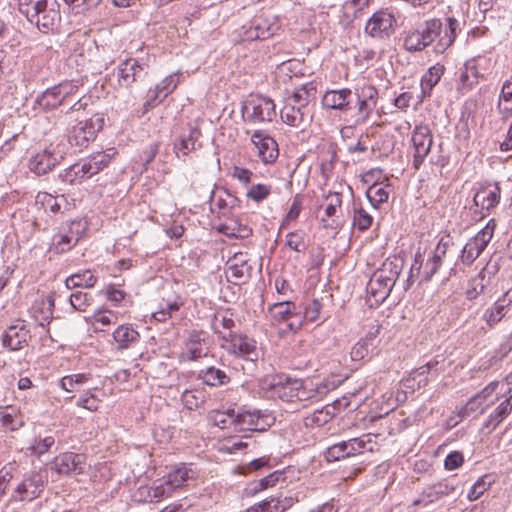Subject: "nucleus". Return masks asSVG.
<instances>
[{
    "mask_svg": "<svg viewBox=\"0 0 512 512\" xmlns=\"http://www.w3.org/2000/svg\"><path fill=\"white\" fill-rule=\"evenodd\" d=\"M325 108L347 112L353 109V92L349 88L328 90L322 97Z\"/></svg>",
    "mask_w": 512,
    "mask_h": 512,
    "instance_id": "nucleus-18",
    "label": "nucleus"
},
{
    "mask_svg": "<svg viewBox=\"0 0 512 512\" xmlns=\"http://www.w3.org/2000/svg\"><path fill=\"white\" fill-rule=\"evenodd\" d=\"M180 307V304L176 301H167L164 304H161L160 308L152 313L153 318L158 322L165 321L171 314L177 311Z\"/></svg>",
    "mask_w": 512,
    "mask_h": 512,
    "instance_id": "nucleus-52",
    "label": "nucleus"
},
{
    "mask_svg": "<svg viewBox=\"0 0 512 512\" xmlns=\"http://www.w3.org/2000/svg\"><path fill=\"white\" fill-rule=\"evenodd\" d=\"M302 385L301 379H292L285 375H276L271 377L269 388L274 396L279 397L283 401H295L296 392Z\"/></svg>",
    "mask_w": 512,
    "mask_h": 512,
    "instance_id": "nucleus-17",
    "label": "nucleus"
},
{
    "mask_svg": "<svg viewBox=\"0 0 512 512\" xmlns=\"http://www.w3.org/2000/svg\"><path fill=\"white\" fill-rule=\"evenodd\" d=\"M117 316L112 311L97 312L93 316L92 325L95 331H104V327L115 324Z\"/></svg>",
    "mask_w": 512,
    "mask_h": 512,
    "instance_id": "nucleus-49",
    "label": "nucleus"
},
{
    "mask_svg": "<svg viewBox=\"0 0 512 512\" xmlns=\"http://www.w3.org/2000/svg\"><path fill=\"white\" fill-rule=\"evenodd\" d=\"M84 468V456L72 452L56 456L51 463V469L59 475H78L83 472Z\"/></svg>",
    "mask_w": 512,
    "mask_h": 512,
    "instance_id": "nucleus-12",
    "label": "nucleus"
},
{
    "mask_svg": "<svg viewBox=\"0 0 512 512\" xmlns=\"http://www.w3.org/2000/svg\"><path fill=\"white\" fill-rule=\"evenodd\" d=\"M187 480V471L177 469L168 475L167 485L171 489L178 488Z\"/></svg>",
    "mask_w": 512,
    "mask_h": 512,
    "instance_id": "nucleus-63",
    "label": "nucleus"
},
{
    "mask_svg": "<svg viewBox=\"0 0 512 512\" xmlns=\"http://www.w3.org/2000/svg\"><path fill=\"white\" fill-rule=\"evenodd\" d=\"M371 338L365 337L358 341L351 350V358L354 361H360L368 356L369 352L373 350L374 344L369 343Z\"/></svg>",
    "mask_w": 512,
    "mask_h": 512,
    "instance_id": "nucleus-48",
    "label": "nucleus"
},
{
    "mask_svg": "<svg viewBox=\"0 0 512 512\" xmlns=\"http://www.w3.org/2000/svg\"><path fill=\"white\" fill-rule=\"evenodd\" d=\"M501 189L498 184L494 186L481 187L473 197V203L481 211H490L496 207L500 201Z\"/></svg>",
    "mask_w": 512,
    "mask_h": 512,
    "instance_id": "nucleus-22",
    "label": "nucleus"
},
{
    "mask_svg": "<svg viewBox=\"0 0 512 512\" xmlns=\"http://www.w3.org/2000/svg\"><path fill=\"white\" fill-rule=\"evenodd\" d=\"M103 119H96L93 121L92 119L86 121H80L72 129L68 134V141L72 146H76L79 148L87 147L90 141L94 140L97 131L101 128V123Z\"/></svg>",
    "mask_w": 512,
    "mask_h": 512,
    "instance_id": "nucleus-11",
    "label": "nucleus"
},
{
    "mask_svg": "<svg viewBox=\"0 0 512 512\" xmlns=\"http://www.w3.org/2000/svg\"><path fill=\"white\" fill-rule=\"evenodd\" d=\"M48 483V473L41 469L23 475L10 493V502H31L41 496Z\"/></svg>",
    "mask_w": 512,
    "mask_h": 512,
    "instance_id": "nucleus-3",
    "label": "nucleus"
},
{
    "mask_svg": "<svg viewBox=\"0 0 512 512\" xmlns=\"http://www.w3.org/2000/svg\"><path fill=\"white\" fill-rule=\"evenodd\" d=\"M404 47L407 51L410 52L422 51L426 48V45L423 41V36L420 35L419 30L410 32L405 37Z\"/></svg>",
    "mask_w": 512,
    "mask_h": 512,
    "instance_id": "nucleus-51",
    "label": "nucleus"
},
{
    "mask_svg": "<svg viewBox=\"0 0 512 512\" xmlns=\"http://www.w3.org/2000/svg\"><path fill=\"white\" fill-rule=\"evenodd\" d=\"M322 309V304L319 300L313 299L306 307L304 316L310 322H315L320 318V311Z\"/></svg>",
    "mask_w": 512,
    "mask_h": 512,
    "instance_id": "nucleus-62",
    "label": "nucleus"
},
{
    "mask_svg": "<svg viewBox=\"0 0 512 512\" xmlns=\"http://www.w3.org/2000/svg\"><path fill=\"white\" fill-rule=\"evenodd\" d=\"M29 337V330L24 321L18 320L5 330L2 343L9 350L16 351L27 345Z\"/></svg>",
    "mask_w": 512,
    "mask_h": 512,
    "instance_id": "nucleus-19",
    "label": "nucleus"
},
{
    "mask_svg": "<svg viewBox=\"0 0 512 512\" xmlns=\"http://www.w3.org/2000/svg\"><path fill=\"white\" fill-rule=\"evenodd\" d=\"M271 193V186L266 184L253 185L247 192V197L256 202L266 199Z\"/></svg>",
    "mask_w": 512,
    "mask_h": 512,
    "instance_id": "nucleus-55",
    "label": "nucleus"
},
{
    "mask_svg": "<svg viewBox=\"0 0 512 512\" xmlns=\"http://www.w3.org/2000/svg\"><path fill=\"white\" fill-rule=\"evenodd\" d=\"M349 402L344 397L336 399L331 404H327L319 410H315L312 414L304 418L306 427H320L328 423L337 413L346 409Z\"/></svg>",
    "mask_w": 512,
    "mask_h": 512,
    "instance_id": "nucleus-14",
    "label": "nucleus"
},
{
    "mask_svg": "<svg viewBox=\"0 0 512 512\" xmlns=\"http://www.w3.org/2000/svg\"><path fill=\"white\" fill-rule=\"evenodd\" d=\"M55 444V438L53 436H46L44 438L35 439V441L28 447L31 454L41 456L49 451V449Z\"/></svg>",
    "mask_w": 512,
    "mask_h": 512,
    "instance_id": "nucleus-50",
    "label": "nucleus"
},
{
    "mask_svg": "<svg viewBox=\"0 0 512 512\" xmlns=\"http://www.w3.org/2000/svg\"><path fill=\"white\" fill-rule=\"evenodd\" d=\"M37 103L45 110H52L61 106L62 103L60 98H58L55 85L42 92L41 95L37 97Z\"/></svg>",
    "mask_w": 512,
    "mask_h": 512,
    "instance_id": "nucleus-41",
    "label": "nucleus"
},
{
    "mask_svg": "<svg viewBox=\"0 0 512 512\" xmlns=\"http://www.w3.org/2000/svg\"><path fill=\"white\" fill-rule=\"evenodd\" d=\"M84 168V161L82 163L73 164L69 168L65 169L59 177L63 182L69 184L81 182L82 180L91 177L90 174L86 173V169Z\"/></svg>",
    "mask_w": 512,
    "mask_h": 512,
    "instance_id": "nucleus-35",
    "label": "nucleus"
},
{
    "mask_svg": "<svg viewBox=\"0 0 512 512\" xmlns=\"http://www.w3.org/2000/svg\"><path fill=\"white\" fill-rule=\"evenodd\" d=\"M192 139V130L188 132L186 136L180 137L178 140H176L174 144V151L176 156L179 159H183L184 161L189 157L190 154V148H189V141Z\"/></svg>",
    "mask_w": 512,
    "mask_h": 512,
    "instance_id": "nucleus-53",
    "label": "nucleus"
},
{
    "mask_svg": "<svg viewBox=\"0 0 512 512\" xmlns=\"http://www.w3.org/2000/svg\"><path fill=\"white\" fill-rule=\"evenodd\" d=\"M197 372V380L202 384L211 387L224 385L230 382V377L221 369L215 368L213 365L194 366V373Z\"/></svg>",
    "mask_w": 512,
    "mask_h": 512,
    "instance_id": "nucleus-21",
    "label": "nucleus"
},
{
    "mask_svg": "<svg viewBox=\"0 0 512 512\" xmlns=\"http://www.w3.org/2000/svg\"><path fill=\"white\" fill-rule=\"evenodd\" d=\"M206 334L203 331L196 332L194 330V366L199 363L200 358L213 359V355H210L209 348L206 343Z\"/></svg>",
    "mask_w": 512,
    "mask_h": 512,
    "instance_id": "nucleus-38",
    "label": "nucleus"
},
{
    "mask_svg": "<svg viewBox=\"0 0 512 512\" xmlns=\"http://www.w3.org/2000/svg\"><path fill=\"white\" fill-rule=\"evenodd\" d=\"M373 222V217L361 206L354 207L353 225L359 231L367 230Z\"/></svg>",
    "mask_w": 512,
    "mask_h": 512,
    "instance_id": "nucleus-47",
    "label": "nucleus"
},
{
    "mask_svg": "<svg viewBox=\"0 0 512 512\" xmlns=\"http://www.w3.org/2000/svg\"><path fill=\"white\" fill-rule=\"evenodd\" d=\"M69 300L75 310L84 312L90 306L91 297L85 292L77 291L71 294Z\"/></svg>",
    "mask_w": 512,
    "mask_h": 512,
    "instance_id": "nucleus-54",
    "label": "nucleus"
},
{
    "mask_svg": "<svg viewBox=\"0 0 512 512\" xmlns=\"http://www.w3.org/2000/svg\"><path fill=\"white\" fill-rule=\"evenodd\" d=\"M219 231L228 237L235 238H247L252 234V229L250 227L239 224L236 221H231L230 223L221 225Z\"/></svg>",
    "mask_w": 512,
    "mask_h": 512,
    "instance_id": "nucleus-43",
    "label": "nucleus"
},
{
    "mask_svg": "<svg viewBox=\"0 0 512 512\" xmlns=\"http://www.w3.org/2000/svg\"><path fill=\"white\" fill-rule=\"evenodd\" d=\"M305 112L299 111V108H293L290 104H285L281 109V119L284 123L298 127L304 122Z\"/></svg>",
    "mask_w": 512,
    "mask_h": 512,
    "instance_id": "nucleus-44",
    "label": "nucleus"
},
{
    "mask_svg": "<svg viewBox=\"0 0 512 512\" xmlns=\"http://www.w3.org/2000/svg\"><path fill=\"white\" fill-rule=\"evenodd\" d=\"M179 83V76L172 74L165 77L153 90H149L147 99L143 104L142 114H146L152 107L161 103L170 93L174 91Z\"/></svg>",
    "mask_w": 512,
    "mask_h": 512,
    "instance_id": "nucleus-15",
    "label": "nucleus"
},
{
    "mask_svg": "<svg viewBox=\"0 0 512 512\" xmlns=\"http://www.w3.org/2000/svg\"><path fill=\"white\" fill-rule=\"evenodd\" d=\"M411 140L414 147L413 166L419 169L431 150L433 135L427 125H418L412 132Z\"/></svg>",
    "mask_w": 512,
    "mask_h": 512,
    "instance_id": "nucleus-8",
    "label": "nucleus"
},
{
    "mask_svg": "<svg viewBox=\"0 0 512 512\" xmlns=\"http://www.w3.org/2000/svg\"><path fill=\"white\" fill-rule=\"evenodd\" d=\"M95 283L96 277L90 270L72 274L65 281V285L68 289H74L76 287L90 288L93 287Z\"/></svg>",
    "mask_w": 512,
    "mask_h": 512,
    "instance_id": "nucleus-34",
    "label": "nucleus"
},
{
    "mask_svg": "<svg viewBox=\"0 0 512 512\" xmlns=\"http://www.w3.org/2000/svg\"><path fill=\"white\" fill-rule=\"evenodd\" d=\"M441 266L442 264L432 257H429L424 262L421 254L416 253L414 263L411 265L410 275L407 281L410 282L414 277V271H417V273L421 275L422 281L428 282L438 272Z\"/></svg>",
    "mask_w": 512,
    "mask_h": 512,
    "instance_id": "nucleus-25",
    "label": "nucleus"
},
{
    "mask_svg": "<svg viewBox=\"0 0 512 512\" xmlns=\"http://www.w3.org/2000/svg\"><path fill=\"white\" fill-rule=\"evenodd\" d=\"M464 463V456L459 451H453L450 452L445 460H444V467L446 470H455L462 466Z\"/></svg>",
    "mask_w": 512,
    "mask_h": 512,
    "instance_id": "nucleus-61",
    "label": "nucleus"
},
{
    "mask_svg": "<svg viewBox=\"0 0 512 512\" xmlns=\"http://www.w3.org/2000/svg\"><path fill=\"white\" fill-rule=\"evenodd\" d=\"M277 16L270 12H261L253 17L246 30L247 40H265L273 36L279 29Z\"/></svg>",
    "mask_w": 512,
    "mask_h": 512,
    "instance_id": "nucleus-6",
    "label": "nucleus"
},
{
    "mask_svg": "<svg viewBox=\"0 0 512 512\" xmlns=\"http://www.w3.org/2000/svg\"><path fill=\"white\" fill-rule=\"evenodd\" d=\"M244 109L247 113V121L252 123L271 122L276 116L273 100L266 97H259L248 101Z\"/></svg>",
    "mask_w": 512,
    "mask_h": 512,
    "instance_id": "nucleus-10",
    "label": "nucleus"
},
{
    "mask_svg": "<svg viewBox=\"0 0 512 512\" xmlns=\"http://www.w3.org/2000/svg\"><path fill=\"white\" fill-rule=\"evenodd\" d=\"M512 410V394L502 401L494 411L488 416L484 422L482 430L491 433L502 421L511 413Z\"/></svg>",
    "mask_w": 512,
    "mask_h": 512,
    "instance_id": "nucleus-27",
    "label": "nucleus"
},
{
    "mask_svg": "<svg viewBox=\"0 0 512 512\" xmlns=\"http://www.w3.org/2000/svg\"><path fill=\"white\" fill-rule=\"evenodd\" d=\"M393 286L383 279L381 273H373L366 286L370 306H378L389 296Z\"/></svg>",
    "mask_w": 512,
    "mask_h": 512,
    "instance_id": "nucleus-20",
    "label": "nucleus"
},
{
    "mask_svg": "<svg viewBox=\"0 0 512 512\" xmlns=\"http://www.w3.org/2000/svg\"><path fill=\"white\" fill-rule=\"evenodd\" d=\"M36 201L41 203L45 209H49L52 213H57L61 209V205L57 202V199L47 192H39L36 196Z\"/></svg>",
    "mask_w": 512,
    "mask_h": 512,
    "instance_id": "nucleus-57",
    "label": "nucleus"
},
{
    "mask_svg": "<svg viewBox=\"0 0 512 512\" xmlns=\"http://www.w3.org/2000/svg\"><path fill=\"white\" fill-rule=\"evenodd\" d=\"M63 155L62 150H56L53 144H50L30 157L29 169L39 176L44 175L61 162Z\"/></svg>",
    "mask_w": 512,
    "mask_h": 512,
    "instance_id": "nucleus-7",
    "label": "nucleus"
},
{
    "mask_svg": "<svg viewBox=\"0 0 512 512\" xmlns=\"http://www.w3.org/2000/svg\"><path fill=\"white\" fill-rule=\"evenodd\" d=\"M60 6L55 0H18L19 12L40 31H54L60 23Z\"/></svg>",
    "mask_w": 512,
    "mask_h": 512,
    "instance_id": "nucleus-1",
    "label": "nucleus"
},
{
    "mask_svg": "<svg viewBox=\"0 0 512 512\" xmlns=\"http://www.w3.org/2000/svg\"><path fill=\"white\" fill-rule=\"evenodd\" d=\"M142 70V66L136 59H127L121 62L117 72L119 85L124 88L131 87Z\"/></svg>",
    "mask_w": 512,
    "mask_h": 512,
    "instance_id": "nucleus-26",
    "label": "nucleus"
},
{
    "mask_svg": "<svg viewBox=\"0 0 512 512\" xmlns=\"http://www.w3.org/2000/svg\"><path fill=\"white\" fill-rule=\"evenodd\" d=\"M447 26L442 31V22L439 19H430L425 22V27L420 31L423 41L426 45H430L437 37L438 41L434 47L436 53H444L455 41L456 29L458 21L455 18L448 17L446 19Z\"/></svg>",
    "mask_w": 512,
    "mask_h": 512,
    "instance_id": "nucleus-2",
    "label": "nucleus"
},
{
    "mask_svg": "<svg viewBox=\"0 0 512 512\" xmlns=\"http://www.w3.org/2000/svg\"><path fill=\"white\" fill-rule=\"evenodd\" d=\"M370 444L371 438L369 435L342 441L328 447L325 451V458L331 462L358 455L365 450L372 452L373 447Z\"/></svg>",
    "mask_w": 512,
    "mask_h": 512,
    "instance_id": "nucleus-4",
    "label": "nucleus"
},
{
    "mask_svg": "<svg viewBox=\"0 0 512 512\" xmlns=\"http://www.w3.org/2000/svg\"><path fill=\"white\" fill-rule=\"evenodd\" d=\"M286 246L296 252H301L305 249L304 237L298 231L289 232L286 236Z\"/></svg>",
    "mask_w": 512,
    "mask_h": 512,
    "instance_id": "nucleus-59",
    "label": "nucleus"
},
{
    "mask_svg": "<svg viewBox=\"0 0 512 512\" xmlns=\"http://www.w3.org/2000/svg\"><path fill=\"white\" fill-rule=\"evenodd\" d=\"M116 154V151L112 149H108L105 152H97L89 156L86 160H84V169H86V173L93 175L99 173L105 167H107Z\"/></svg>",
    "mask_w": 512,
    "mask_h": 512,
    "instance_id": "nucleus-29",
    "label": "nucleus"
},
{
    "mask_svg": "<svg viewBox=\"0 0 512 512\" xmlns=\"http://www.w3.org/2000/svg\"><path fill=\"white\" fill-rule=\"evenodd\" d=\"M508 307V304L497 301L494 305L488 308L484 314V319L490 327H493L495 324L501 321V319L505 316V310Z\"/></svg>",
    "mask_w": 512,
    "mask_h": 512,
    "instance_id": "nucleus-46",
    "label": "nucleus"
},
{
    "mask_svg": "<svg viewBox=\"0 0 512 512\" xmlns=\"http://www.w3.org/2000/svg\"><path fill=\"white\" fill-rule=\"evenodd\" d=\"M333 383L322 381L318 384H307L302 380V385L297 389L295 400L297 401H318L322 399L331 389Z\"/></svg>",
    "mask_w": 512,
    "mask_h": 512,
    "instance_id": "nucleus-23",
    "label": "nucleus"
},
{
    "mask_svg": "<svg viewBox=\"0 0 512 512\" xmlns=\"http://www.w3.org/2000/svg\"><path fill=\"white\" fill-rule=\"evenodd\" d=\"M76 244V241H73L70 235L67 234L66 228L61 227L60 231L53 237L52 249L56 253H64L69 251Z\"/></svg>",
    "mask_w": 512,
    "mask_h": 512,
    "instance_id": "nucleus-42",
    "label": "nucleus"
},
{
    "mask_svg": "<svg viewBox=\"0 0 512 512\" xmlns=\"http://www.w3.org/2000/svg\"><path fill=\"white\" fill-rule=\"evenodd\" d=\"M0 423L5 429L16 431L24 425V418L17 406H1Z\"/></svg>",
    "mask_w": 512,
    "mask_h": 512,
    "instance_id": "nucleus-30",
    "label": "nucleus"
},
{
    "mask_svg": "<svg viewBox=\"0 0 512 512\" xmlns=\"http://www.w3.org/2000/svg\"><path fill=\"white\" fill-rule=\"evenodd\" d=\"M58 98H60L62 105L66 102L75 99L79 95L78 81H63L55 85Z\"/></svg>",
    "mask_w": 512,
    "mask_h": 512,
    "instance_id": "nucleus-37",
    "label": "nucleus"
},
{
    "mask_svg": "<svg viewBox=\"0 0 512 512\" xmlns=\"http://www.w3.org/2000/svg\"><path fill=\"white\" fill-rule=\"evenodd\" d=\"M251 142L258 149V156L264 164H273L278 156V144L267 133L257 130L251 136Z\"/></svg>",
    "mask_w": 512,
    "mask_h": 512,
    "instance_id": "nucleus-16",
    "label": "nucleus"
},
{
    "mask_svg": "<svg viewBox=\"0 0 512 512\" xmlns=\"http://www.w3.org/2000/svg\"><path fill=\"white\" fill-rule=\"evenodd\" d=\"M485 250L483 245H480L474 238H471L463 247L460 256L461 262L466 265H471Z\"/></svg>",
    "mask_w": 512,
    "mask_h": 512,
    "instance_id": "nucleus-36",
    "label": "nucleus"
},
{
    "mask_svg": "<svg viewBox=\"0 0 512 512\" xmlns=\"http://www.w3.org/2000/svg\"><path fill=\"white\" fill-rule=\"evenodd\" d=\"M117 350H127L140 340L139 332L132 324H121L112 333Z\"/></svg>",
    "mask_w": 512,
    "mask_h": 512,
    "instance_id": "nucleus-24",
    "label": "nucleus"
},
{
    "mask_svg": "<svg viewBox=\"0 0 512 512\" xmlns=\"http://www.w3.org/2000/svg\"><path fill=\"white\" fill-rule=\"evenodd\" d=\"M235 429L243 431H263L265 425L261 423L259 411L236 412Z\"/></svg>",
    "mask_w": 512,
    "mask_h": 512,
    "instance_id": "nucleus-28",
    "label": "nucleus"
},
{
    "mask_svg": "<svg viewBox=\"0 0 512 512\" xmlns=\"http://www.w3.org/2000/svg\"><path fill=\"white\" fill-rule=\"evenodd\" d=\"M62 227L66 228L67 234L70 235L72 240L76 241V243H78L85 231V225L81 220H72L64 224Z\"/></svg>",
    "mask_w": 512,
    "mask_h": 512,
    "instance_id": "nucleus-58",
    "label": "nucleus"
},
{
    "mask_svg": "<svg viewBox=\"0 0 512 512\" xmlns=\"http://www.w3.org/2000/svg\"><path fill=\"white\" fill-rule=\"evenodd\" d=\"M296 310V305L291 301H282L273 304L269 308L272 318L277 322H286L292 311Z\"/></svg>",
    "mask_w": 512,
    "mask_h": 512,
    "instance_id": "nucleus-39",
    "label": "nucleus"
},
{
    "mask_svg": "<svg viewBox=\"0 0 512 512\" xmlns=\"http://www.w3.org/2000/svg\"><path fill=\"white\" fill-rule=\"evenodd\" d=\"M395 18L392 14L380 10L367 21L365 32L373 38L389 37L394 31Z\"/></svg>",
    "mask_w": 512,
    "mask_h": 512,
    "instance_id": "nucleus-13",
    "label": "nucleus"
},
{
    "mask_svg": "<svg viewBox=\"0 0 512 512\" xmlns=\"http://www.w3.org/2000/svg\"><path fill=\"white\" fill-rule=\"evenodd\" d=\"M404 261L402 258L394 257L393 259H387L382 267L375 271V273H381L383 279L391 283V286L396 284L402 269Z\"/></svg>",
    "mask_w": 512,
    "mask_h": 512,
    "instance_id": "nucleus-32",
    "label": "nucleus"
},
{
    "mask_svg": "<svg viewBox=\"0 0 512 512\" xmlns=\"http://www.w3.org/2000/svg\"><path fill=\"white\" fill-rule=\"evenodd\" d=\"M366 195L372 206L377 208L388 200L389 192L386 190V187L374 183L368 188Z\"/></svg>",
    "mask_w": 512,
    "mask_h": 512,
    "instance_id": "nucleus-45",
    "label": "nucleus"
},
{
    "mask_svg": "<svg viewBox=\"0 0 512 512\" xmlns=\"http://www.w3.org/2000/svg\"><path fill=\"white\" fill-rule=\"evenodd\" d=\"M445 71L444 65L437 63L431 66L421 78V98L430 96L433 87L440 81Z\"/></svg>",
    "mask_w": 512,
    "mask_h": 512,
    "instance_id": "nucleus-31",
    "label": "nucleus"
},
{
    "mask_svg": "<svg viewBox=\"0 0 512 512\" xmlns=\"http://www.w3.org/2000/svg\"><path fill=\"white\" fill-rule=\"evenodd\" d=\"M498 109L504 119L512 116V94L499 97Z\"/></svg>",
    "mask_w": 512,
    "mask_h": 512,
    "instance_id": "nucleus-64",
    "label": "nucleus"
},
{
    "mask_svg": "<svg viewBox=\"0 0 512 512\" xmlns=\"http://www.w3.org/2000/svg\"><path fill=\"white\" fill-rule=\"evenodd\" d=\"M285 471L284 470H275L274 472L268 474L267 476L258 480V485L263 487L264 490L275 486L278 482L285 481Z\"/></svg>",
    "mask_w": 512,
    "mask_h": 512,
    "instance_id": "nucleus-60",
    "label": "nucleus"
},
{
    "mask_svg": "<svg viewBox=\"0 0 512 512\" xmlns=\"http://www.w3.org/2000/svg\"><path fill=\"white\" fill-rule=\"evenodd\" d=\"M354 99L355 105H353V109H356V122L364 123L376 108L378 90L374 86L368 84L357 87L353 92V100Z\"/></svg>",
    "mask_w": 512,
    "mask_h": 512,
    "instance_id": "nucleus-5",
    "label": "nucleus"
},
{
    "mask_svg": "<svg viewBox=\"0 0 512 512\" xmlns=\"http://www.w3.org/2000/svg\"><path fill=\"white\" fill-rule=\"evenodd\" d=\"M222 339L230 343L229 351L249 361L259 357L257 342L244 334L223 333Z\"/></svg>",
    "mask_w": 512,
    "mask_h": 512,
    "instance_id": "nucleus-9",
    "label": "nucleus"
},
{
    "mask_svg": "<svg viewBox=\"0 0 512 512\" xmlns=\"http://www.w3.org/2000/svg\"><path fill=\"white\" fill-rule=\"evenodd\" d=\"M479 81V72L474 59L466 61L464 69L459 76V84L457 89H471Z\"/></svg>",
    "mask_w": 512,
    "mask_h": 512,
    "instance_id": "nucleus-33",
    "label": "nucleus"
},
{
    "mask_svg": "<svg viewBox=\"0 0 512 512\" xmlns=\"http://www.w3.org/2000/svg\"><path fill=\"white\" fill-rule=\"evenodd\" d=\"M235 416L236 411L234 409L214 411L210 414L209 421L221 429H226L230 426L235 427Z\"/></svg>",
    "mask_w": 512,
    "mask_h": 512,
    "instance_id": "nucleus-40",
    "label": "nucleus"
},
{
    "mask_svg": "<svg viewBox=\"0 0 512 512\" xmlns=\"http://www.w3.org/2000/svg\"><path fill=\"white\" fill-rule=\"evenodd\" d=\"M315 94L316 87L312 83L304 84L293 92L295 98L299 99L300 103L306 105H308L310 100L314 98Z\"/></svg>",
    "mask_w": 512,
    "mask_h": 512,
    "instance_id": "nucleus-56",
    "label": "nucleus"
}]
</instances>
